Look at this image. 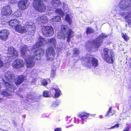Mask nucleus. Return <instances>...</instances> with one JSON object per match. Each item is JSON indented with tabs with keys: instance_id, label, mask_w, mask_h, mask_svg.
Segmentation results:
<instances>
[{
	"instance_id": "f257e3e1",
	"label": "nucleus",
	"mask_w": 131,
	"mask_h": 131,
	"mask_svg": "<svg viewBox=\"0 0 131 131\" xmlns=\"http://www.w3.org/2000/svg\"><path fill=\"white\" fill-rule=\"evenodd\" d=\"M25 78V77L24 75L19 76L18 77L17 79L14 80V75L11 74L10 71H8L5 72L4 78L3 80L7 91L6 90L3 91L1 93V95L6 97L12 96L13 93V92L15 88L12 82L14 81L15 84L17 85L20 84Z\"/></svg>"
},
{
	"instance_id": "f03ea898",
	"label": "nucleus",
	"mask_w": 131,
	"mask_h": 131,
	"mask_svg": "<svg viewBox=\"0 0 131 131\" xmlns=\"http://www.w3.org/2000/svg\"><path fill=\"white\" fill-rule=\"evenodd\" d=\"M20 51L22 56L24 58L27 67L31 68L33 67L35 63L33 59L39 60L41 59V56L43 54L44 51L41 49H39L36 50L33 56L31 57L30 55L27 54L29 52L28 50L27 46L25 45H21Z\"/></svg>"
},
{
	"instance_id": "7ed1b4c3",
	"label": "nucleus",
	"mask_w": 131,
	"mask_h": 131,
	"mask_svg": "<svg viewBox=\"0 0 131 131\" xmlns=\"http://www.w3.org/2000/svg\"><path fill=\"white\" fill-rule=\"evenodd\" d=\"M74 33L72 30L69 29L68 26L64 25H62L61 26V31L58 32L57 36L58 38L61 39L62 38L64 39L67 38V41L69 42L72 35Z\"/></svg>"
},
{
	"instance_id": "20e7f679",
	"label": "nucleus",
	"mask_w": 131,
	"mask_h": 131,
	"mask_svg": "<svg viewBox=\"0 0 131 131\" xmlns=\"http://www.w3.org/2000/svg\"><path fill=\"white\" fill-rule=\"evenodd\" d=\"M82 64L86 67H90L93 66L95 68L98 66V61L95 58L89 54L84 56L81 58Z\"/></svg>"
},
{
	"instance_id": "39448f33",
	"label": "nucleus",
	"mask_w": 131,
	"mask_h": 131,
	"mask_svg": "<svg viewBox=\"0 0 131 131\" xmlns=\"http://www.w3.org/2000/svg\"><path fill=\"white\" fill-rule=\"evenodd\" d=\"M19 22L18 20L14 19L10 20L8 23L10 27L13 28L14 27V29L16 31L20 33H22L27 32L25 25L24 27L22 26L19 24Z\"/></svg>"
},
{
	"instance_id": "423d86ee",
	"label": "nucleus",
	"mask_w": 131,
	"mask_h": 131,
	"mask_svg": "<svg viewBox=\"0 0 131 131\" xmlns=\"http://www.w3.org/2000/svg\"><path fill=\"white\" fill-rule=\"evenodd\" d=\"M118 6L122 10H129L131 8V0H122L119 3Z\"/></svg>"
},
{
	"instance_id": "0eeeda50",
	"label": "nucleus",
	"mask_w": 131,
	"mask_h": 131,
	"mask_svg": "<svg viewBox=\"0 0 131 131\" xmlns=\"http://www.w3.org/2000/svg\"><path fill=\"white\" fill-rule=\"evenodd\" d=\"M41 0H35L33 2V5L36 9L40 12H43L46 9V7Z\"/></svg>"
},
{
	"instance_id": "6e6552de",
	"label": "nucleus",
	"mask_w": 131,
	"mask_h": 131,
	"mask_svg": "<svg viewBox=\"0 0 131 131\" xmlns=\"http://www.w3.org/2000/svg\"><path fill=\"white\" fill-rule=\"evenodd\" d=\"M104 60L108 63H112L113 62V54L111 51L107 48L104 49V55L103 56Z\"/></svg>"
},
{
	"instance_id": "1a4fd4ad",
	"label": "nucleus",
	"mask_w": 131,
	"mask_h": 131,
	"mask_svg": "<svg viewBox=\"0 0 131 131\" xmlns=\"http://www.w3.org/2000/svg\"><path fill=\"white\" fill-rule=\"evenodd\" d=\"M42 32L44 36L50 37L53 34V30L52 27L49 26H43L42 28Z\"/></svg>"
},
{
	"instance_id": "9d476101",
	"label": "nucleus",
	"mask_w": 131,
	"mask_h": 131,
	"mask_svg": "<svg viewBox=\"0 0 131 131\" xmlns=\"http://www.w3.org/2000/svg\"><path fill=\"white\" fill-rule=\"evenodd\" d=\"M46 53V59L48 61H52L53 60L55 53L53 47H51L47 48Z\"/></svg>"
},
{
	"instance_id": "9b49d317",
	"label": "nucleus",
	"mask_w": 131,
	"mask_h": 131,
	"mask_svg": "<svg viewBox=\"0 0 131 131\" xmlns=\"http://www.w3.org/2000/svg\"><path fill=\"white\" fill-rule=\"evenodd\" d=\"M107 37V35H106L104 34H102L100 35L95 40L93 41V45L94 47L96 48L99 47L102 43V39Z\"/></svg>"
},
{
	"instance_id": "f8f14e48",
	"label": "nucleus",
	"mask_w": 131,
	"mask_h": 131,
	"mask_svg": "<svg viewBox=\"0 0 131 131\" xmlns=\"http://www.w3.org/2000/svg\"><path fill=\"white\" fill-rule=\"evenodd\" d=\"M25 26L27 31L28 32L29 34L31 33L32 35H33L36 30L35 24L31 21H27L26 23Z\"/></svg>"
},
{
	"instance_id": "ddd939ff",
	"label": "nucleus",
	"mask_w": 131,
	"mask_h": 131,
	"mask_svg": "<svg viewBox=\"0 0 131 131\" xmlns=\"http://www.w3.org/2000/svg\"><path fill=\"white\" fill-rule=\"evenodd\" d=\"M29 4L27 0H20L18 3V6L20 10H24L28 8Z\"/></svg>"
},
{
	"instance_id": "4468645a",
	"label": "nucleus",
	"mask_w": 131,
	"mask_h": 131,
	"mask_svg": "<svg viewBox=\"0 0 131 131\" xmlns=\"http://www.w3.org/2000/svg\"><path fill=\"white\" fill-rule=\"evenodd\" d=\"M18 55V52L13 47H11L8 48L7 57L9 58L16 57Z\"/></svg>"
},
{
	"instance_id": "2eb2a0df",
	"label": "nucleus",
	"mask_w": 131,
	"mask_h": 131,
	"mask_svg": "<svg viewBox=\"0 0 131 131\" xmlns=\"http://www.w3.org/2000/svg\"><path fill=\"white\" fill-rule=\"evenodd\" d=\"M12 11L10 6L9 5H7L2 8L1 14L3 16L9 15L11 14Z\"/></svg>"
},
{
	"instance_id": "dca6fc26",
	"label": "nucleus",
	"mask_w": 131,
	"mask_h": 131,
	"mask_svg": "<svg viewBox=\"0 0 131 131\" xmlns=\"http://www.w3.org/2000/svg\"><path fill=\"white\" fill-rule=\"evenodd\" d=\"M24 63L22 60L17 59L12 63L13 67L15 69H19L22 67L24 65Z\"/></svg>"
},
{
	"instance_id": "f3484780",
	"label": "nucleus",
	"mask_w": 131,
	"mask_h": 131,
	"mask_svg": "<svg viewBox=\"0 0 131 131\" xmlns=\"http://www.w3.org/2000/svg\"><path fill=\"white\" fill-rule=\"evenodd\" d=\"M9 33L8 30L5 29L0 31V39L5 41L8 39Z\"/></svg>"
},
{
	"instance_id": "a211bd4d",
	"label": "nucleus",
	"mask_w": 131,
	"mask_h": 131,
	"mask_svg": "<svg viewBox=\"0 0 131 131\" xmlns=\"http://www.w3.org/2000/svg\"><path fill=\"white\" fill-rule=\"evenodd\" d=\"M50 91L51 94L54 95L56 98L58 97L60 95V91L58 88H55L54 87H52Z\"/></svg>"
},
{
	"instance_id": "6ab92c4d",
	"label": "nucleus",
	"mask_w": 131,
	"mask_h": 131,
	"mask_svg": "<svg viewBox=\"0 0 131 131\" xmlns=\"http://www.w3.org/2000/svg\"><path fill=\"white\" fill-rule=\"evenodd\" d=\"M48 17L46 16H40L36 19V21L38 22L39 24L41 23H45L48 21Z\"/></svg>"
},
{
	"instance_id": "aec40b11",
	"label": "nucleus",
	"mask_w": 131,
	"mask_h": 131,
	"mask_svg": "<svg viewBox=\"0 0 131 131\" xmlns=\"http://www.w3.org/2000/svg\"><path fill=\"white\" fill-rule=\"evenodd\" d=\"M38 41L36 43V46L37 48H39L42 45H45L47 43L46 39L41 37H40L38 39Z\"/></svg>"
},
{
	"instance_id": "412c9836",
	"label": "nucleus",
	"mask_w": 131,
	"mask_h": 131,
	"mask_svg": "<svg viewBox=\"0 0 131 131\" xmlns=\"http://www.w3.org/2000/svg\"><path fill=\"white\" fill-rule=\"evenodd\" d=\"M48 43L50 46L54 47L55 48L56 47L57 41L54 38H51L48 40Z\"/></svg>"
},
{
	"instance_id": "4be33fe9",
	"label": "nucleus",
	"mask_w": 131,
	"mask_h": 131,
	"mask_svg": "<svg viewBox=\"0 0 131 131\" xmlns=\"http://www.w3.org/2000/svg\"><path fill=\"white\" fill-rule=\"evenodd\" d=\"M51 3L54 7H58L61 5L60 0H51Z\"/></svg>"
},
{
	"instance_id": "5701e85b",
	"label": "nucleus",
	"mask_w": 131,
	"mask_h": 131,
	"mask_svg": "<svg viewBox=\"0 0 131 131\" xmlns=\"http://www.w3.org/2000/svg\"><path fill=\"white\" fill-rule=\"evenodd\" d=\"M89 114L84 112L78 115L79 117L81 118L82 120L83 121L89 117Z\"/></svg>"
},
{
	"instance_id": "b1692460",
	"label": "nucleus",
	"mask_w": 131,
	"mask_h": 131,
	"mask_svg": "<svg viewBox=\"0 0 131 131\" xmlns=\"http://www.w3.org/2000/svg\"><path fill=\"white\" fill-rule=\"evenodd\" d=\"M50 21L52 22H56L61 21V18L59 16H57L56 17H53L50 19Z\"/></svg>"
},
{
	"instance_id": "393cba45",
	"label": "nucleus",
	"mask_w": 131,
	"mask_h": 131,
	"mask_svg": "<svg viewBox=\"0 0 131 131\" xmlns=\"http://www.w3.org/2000/svg\"><path fill=\"white\" fill-rule=\"evenodd\" d=\"M21 15V12L19 10H17L13 14V17H18L20 16Z\"/></svg>"
},
{
	"instance_id": "a878e982",
	"label": "nucleus",
	"mask_w": 131,
	"mask_h": 131,
	"mask_svg": "<svg viewBox=\"0 0 131 131\" xmlns=\"http://www.w3.org/2000/svg\"><path fill=\"white\" fill-rule=\"evenodd\" d=\"M56 13L61 15L62 17L64 16L65 14L61 9L58 8L56 10Z\"/></svg>"
},
{
	"instance_id": "bb28decb",
	"label": "nucleus",
	"mask_w": 131,
	"mask_h": 131,
	"mask_svg": "<svg viewBox=\"0 0 131 131\" xmlns=\"http://www.w3.org/2000/svg\"><path fill=\"white\" fill-rule=\"evenodd\" d=\"M41 84L42 85H47L48 83L50 81V80L49 79H47L46 80L42 79L41 80Z\"/></svg>"
},
{
	"instance_id": "cd10ccee",
	"label": "nucleus",
	"mask_w": 131,
	"mask_h": 131,
	"mask_svg": "<svg viewBox=\"0 0 131 131\" xmlns=\"http://www.w3.org/2000/svg\"><path fill=\"white\" fill-rule=\"evenodd\" d=\"M65 19L70 25L71 24V19L69 15L67 14Z\"/></svg>"
},
{
	"instance_id": "c85d7f7f",
	"label": "nucleus",
	"mask_w": 131,
	"mask_h": 131,
	"mask_svg": "<svg viewBox=\"0 0 131 131\" xmlns=\"http://www.w3.org/2000/svg\"><path fill=\"white\" fill-rule=\"evenodd\" d=\"M94 31V30L91 27H88L86 28V33L87 34H90L93 33Z\"/></svg>"
},
{
	"instance_id": "c756f323",
	"label": "nucleus",
	"mask_w": 131,
	"mask_h": 131,
	"mask_svg": "<svg viewBox=\"0 0 131 131\" xmlns=\"http://www.w3.org/2000/svg\"><path fill=\"white\" fill-rule=\"evenodd\" d=\"M112 107H110L109 110L107 111V113L105 115V116H112L113 114L112 113L111 111Z\"/></svg>"
},
{
	"instance_id": "7c9ffc66",
	"label": "nucleus",
	"mask_w": 131,
	"mask_h": 131,
	"mask_svg": "<svg viewBox=\"0 0 131 131\" xmlns=\"http://www.w3.org/2000/svg\"><path fill=\"white\" fill-rule=\"evenodd\" d=\"M125 19H128L127 20L128 23L131 25V16L129 15H128L125 17Z\"/></svg>"
},
{
	"instance_id": "2f4dec72",
	"label": "nucleus",
	"mask_w": 131,
	"mask_h": 131,
	"mask_svg": "<svg viewBox=\"0 0 131 131\" xmlns=\"http://www.w3.org/2000/svg\"><path fill=\"white\" fill-rule=\"evenodd\" d=\"M63 8L65 13H67L69 12V8L67 5H65L64 6Z\"/></svg>"
},
{
	"instance_id": "473e14b6",
	"label": "nucleus",
	"mask_w": 131,
	"mask_h": 131,
	"mask_svg": "<svg viewBox=\"0 0 131 131\" xmlns=\"http://www.w3.org/2000/svg\"><path fill=\"white\" fill-rule=\"evenodd\" d=\"M79 50L77 48H75L73 50V54L74 55H77L79 54Z\"/></svg>"
},
{
	"instance_id": "72a5a7b5",
	"label": "nucleus",
	"mask_w": 131,
	"mask_h": 131,
	"mask_svg": "<svg viewBox=\"0 0 131 131\" xmlns=\"http://www.w3.org/2000/svg\"><path fill=\"white\" fill-rule=\"evenodd\" d=\"M43 96L46 97H49V92L48 91H44L43 93Z\"/></svg>"
},
{
	"instance_id": "f704fd0d",
	"label": "nucleus",
	"mask_w": 131,
	"mask_h": 131,
	"mask_svg": "<svg viewBox=\"0 0 131 131\" xmlns=\"http://www.w3.org/2000/svg\"><path fill=\"white\" fill-rule=\"evenodd\" d=\"M122 36L124 39L126 41H127L129 39V37L126 34H123Z\"/></svg>"
},
{
	"instance_id": "c9c22d12",
	"label": "nucleus",
	"mask_w": 131,
	"mask_h": 131,
	"mask_svg": "<svg viewBox=\"0 0 131 131\" xmlns=\"http://www.w3.org/2000/svg\"><path fill=\"white\" fill-rule=\"evenodd\" d=\"M55 75V72L52 70H51V77H54V76Z\"/></svg>"
},
{
	"instance_id": "e433bc0d",
	"label": "nucleus",
	"mask_w": 131,
	"mask_h": 131,
	"mask_svg": "<svg viewBox=\"0 0 131 131\" xmlns=\"http://www.w3.org/2000/svg\"><path fill=\"white\" fill-rule=\"evenodd\" d=\"M58 104V103L57 101L54 102L53 104V106L54 107H56Z\"/></svg>"
},
{
	"instance_id": "4c0bfd02",
	"label": "nucleus",
	"mask_w": 131,
	"mask_h": 131,
	"mask_svg": "<svg viewBox=\"0 0 131 131\" xmlns=\"http://www.w3.org/2000/svg\"><path fill=\"white\" fill-rule=\"evenodd\" d=\"M119 127L118 124H117L114 126H112L111 127V129H113L114 128H116Z\"/></svg>"
},
{
	"instance_id": "58836bf2",
	"label": "nucleus",
	"mask_w": 131,
	"mask_h": 131,
	"mask_svg": "<svg viewBox=\"0 0 131 131\" xmlns=\"http://www.w3.org/2000/svg\"><path fill=\"white\" fill-rule=\"evenodd\" d=\"M3 63L2 61L0 59V68L3 65Z\"/></svg>"
},
{
	"instance_id": "ea45409f",
	"label": "nucleus",
	"mask_w": 131,
	"mask_h": 131,
	"mask_svg": "<svg viewBox=\"0 0 131 131\" xmlns=\"http://www.w3.org/2000/svg\"><path fill=\"white\" fill-rule=\"evenodd\" d=\"M54 131H61V128H57L55 129Z\"/></svg>"
},
{
	"instance_id": "a19ab883",
	"label": "nucleus",
	"mask_w": 131,
	"mask_h": 131,
	"mask_svg": "<svg viewBox=\"0 0 131 131\" xmlns=\"http://www.w3.org/2000/svg\"><path fill=\"white\" fill-rule=\"evenodd\" d=\"M10 2L12 3H16L17 0H10Z\"/></svg>"
},
{
	"instance_id": "79ce46f5",
	"label": "nucleus",
	"mask_w": 131,
	"mask_h": 131,
	"mask_svg": "<svg viewBox=\"0 0 131 131\" xmlns=\"http://www.w3.org/2000/svg\"><path fill=\"white\" fill-rule=\"evenodd\" d=\"M36 79H34L33 81H31L32 84H34L36 83Z\"/></svg>"
},
{
	"instance_id": "37998d69",
	"label": "nucleus",
	"mask_w": 131,
	"mask_h": 131,
	"mask_svg": "<svg viewBox=\"0 0 131 131\" xmlns=\"http://www.w3.org/2000/svg\"><path fill=\"white\" fill-rule=\"evenodd\" d=\"M128 129L129 128H128L127 127L123 131H129Z\"/></svg>"
},
{
	"instance_id": "c03bdc74",
	"label": "nucleus",
	"mask_w": 131,
	"mask_h": 131,
	"mask_svg": "<svg viewBox=\"0 0 131 131\" xmlns=\"http://www.w3.org/2000/svg\"><path fill=\"white\" fill-rule=\"evenodd\" d=\"M57 48H58L60 49H61L62 48V47H61V46H59V47H57Z\"/></svg>"
},
{
	"instance_id": "a18cd8bd",
	"label": "nucleus",
	"mask_w": 131,
	"mask_h": 131,
	"mask_svg": "<svg viewBox=\"0 0 131 131\" xmlns=\"http://www.w3.org/2000/svg\"><path fill=\"white\" fill-rule=\"evenodd\" d=\"M3 100V99L1 98H0V101H2Z\"/></svg>"
},
{
	"instance_id": "49530a36",
	"label": "nucleus",
	"mask_w": 131,
	"mask_h": 131,
	"mask_svg": "<svg viewBox=\"0 0 131 131\" xmlns=\"http://www.w3.org/2000/svg\"><path fill=\"white\" fill-rule=\"evenodd\" d=\"M129 101H131V96L130 97V98H129Z\"/></svg>"
},
{
	"instance_id": "de8ad7c7",
	"label": "nucleus",
	"mask_w": 131,
	"mask_h": 131,
	"mask_svg": "<svg viewBox=\"0 0 131 131\" xmlns=\"http://www.w3.org/2000/svg\"><path fill=\"white\" fill-rule=\"evenodd\" d=\"M100 118H102L103 117H102V116H101H101H100Z\"/></svg>"
},
{
	"instance_id": "09e8293b",
	"label": "nucleus",
	"mask_w": 131,
	"mask_h": 131,
	"mask_svg": "<svg viewBox=\"0 0 131 131\" xmlns=\"http://www.w3.org/2000/svg\"><path fill=\"white\" fill-rule=\"evenodd\" d=\"M48 0H41V1H47Z\"/></svg>"
},
{
	"instance_id": "8fccbe9b",
	"label": "nucleus",
	"mask_w": 131,
	"mask_h": 131,
	"mask_svg": "<svg viewBox=\"0 0 131 131\" xmlns=\"http://www.w3.org/2000/svg\"><path fill=\"white\" fill-rule=\"evenodd\" d=\"M9 57V58H10H10H14L15 57H12L11 58V57L9 58V57Z\"/></svg>"
},
{
	"instance_id": "3c124183",
	"label": "nucleus",
	"mask_w": 131,
	"mask_h": 131,
	"mask_svg": "<svg viewBox=\"0 0 131 131\" xmlns=\"http://www.w3.org/2000/svg\"><path fill=\"white\" fill-rule=\"evenodd\" d=\"M82 123H84V122H82Z\"/></svg>"
}]
</instances>
